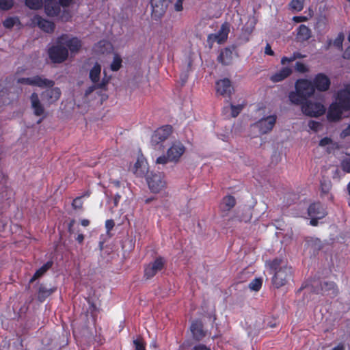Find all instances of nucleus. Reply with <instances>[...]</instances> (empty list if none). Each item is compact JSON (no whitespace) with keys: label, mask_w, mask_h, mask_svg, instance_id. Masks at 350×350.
<instances>
[{"label":"nucleus","mask_w":350,"mask_h":350,"mask_svg":"<svg viewBox=\"0 0 350 350\" xmlns=\"http://www.w3.org/2000/svg\"><path fill=\"white\" fill-rule=\"evenodd\" d=\"M332 139L331 138H329V137H324L323 138L320 142H319V146H325L327 145H330V144L332 143Z\"/></svg>","instance_id":"nucleus-52"},{"label":"nucleus","mask_w":350,"mask_h":350,"mask_svg":"<svg viewBox=\"0 0 350 350\" xmlns=\"http://www.w3.org/2000/svg\"><path fill=\"white\" fill-rule=\"evenodd\" d=\"M189 329L192 338L196 342H200L203 341L208 335V332L204 328V324L200 319L193 320L191 323Z\"/></svg>","instance_id":"nucleus-9"},{"label":"nucleus","mask_w":350,"mask_h":350,"mask_svg":"<svg viewBox=\"0 0 350 350\" xmlns=\"http://www.w3.org/2000/svg\"><path fill=\"white\" fill-rule=\"evenodd\" d=\"M304 0H292L290 5L293 10L301 11L304 8Z\"/></svg>","instance_id":"nucleus-38"},{"label":"nucleus","mask_w":350,"mask_h":350,"mask_svg":"<svg viewBox=\"0 0 350 350\" xmlns=\"http://www.w3.org/2000/svg\"><path fill=\"white\" fill-rule=\"evenodd\" d=\"M192 350H211L204 344L199 343L193 347Z\"/></svg>","instance_id":"nucleus-51"},{"label":"nucleus","mask_w":350,"mask_h":350,"mask_svg":"<svg viewBox=\"0 0 350 350\" xmlns=\"http://www.w3.org/2000/svg\"><path fill=\"white\" fill-rule=\"evenodd\" d=\"M262 284V280L260 278H256L252 280L249 284V288L254 291H258Z\"/></svg>","instance_id":"nucleus-35"},{"label":"nucleus","mask_w":350,"mask_h":350,"mask_svg":"<svg viewBox=\"0 0 350 350\" xmlns=\"http://www.w3.org/2000/svg\"><path fill=\"white\" fill-rule=\"evenodd\" d=\"M347 136H350V124L347 126V128L344 129L340 133V137L342 139H344Z\"/></svg>","instance_id":"nucleus-54"},{"label":"nucleus","mask_w":350,"mask_h":350,"mask_svg":"<svg viewBox=\"0 0 350 350\" xmlns=\"http://www.w3.org/2000/svg\"><path fill=\"white\" fill-rule=\"evenodd\" d=\"M90 193L87 191L84 195L75 198L72 203V206L74 209H81L83 207V202L82 198L84 196H89Z\"/></svg>","instance_id":"nucleus-34"},{"label":"nucleus","mask_w":350,"mask_h":350,"mask_svg":"<svg viewBox=\"0 0 350 350\" xmlns=\"http://www.w3.org/2000/svg\"><path fill=\"white\" fill-rule=\"evenodd\" d=\"M325 110V106L321 103L310 100L305 101L301 106L303 113L309 117H319L324 114Z\"/></svg>","instance_id":"nucleus-7"},{"label":"nucleus","mask_w":350,"mask_h":350,"mask_svg":"<svg viewBox=\"0 0 350 350\" xmlns=\"http://www.w3.org/2000/svg\"><path fill=\"white\" fill-rule=\"evenodd\" d=\"M350 115V85L339 90L335 101L328 109L327 118L330 122H337Z\"/></svg>","instance_id":"nucleus-2"},{"label":"nucleus","mask_w":350,"mask_h":350,"mask_svg":"<svg viewBox=\"0 0 350 350\" xmlns=\"http://www.w3.org/2000/svg\"><path fill=\"white\" fill-rule=\"evenodd\" d=\"M75 224V219H71L68 224V232L70 233H72L73 230H72V227L74 226V224Z\"/></svg>","instance_id":"nucleus-60"},{"label":"nucleus","mask_w":350,"mask_h":350,"mask_svg":"<svg viewBox=\"0 0 350 350\" xmlns=\"http://www.w3.org/2000/svg\"><path fill=\"white\" fill-rule=\"evenodd\" d=\"M76 240L79 243H82L84 240V235L83 234H78L77 237L76 238Z\"/></svg>","instance_id":"nucleus-63"},{"label":"nucleus","mask_w":350,"mask_h":350,"mask_svg":"<svg viewBox=\"0 0 350 350\" xmlns=\"http://www.w3.org/2000/svg\"><path fill=\"white\" fill-rule=\"evenodd\" d=\"M342 57L344 59H350V46L347 47Z\"/></svg>","instance_id":"nucleus-58"},{"label":"nucleus","mask_w":350,"mask_h":350,"mask_svg":"<svg viewBox=\"0 0 350 350\" xmlns=\"http://www.w3.org/2000/svg\"><path fill=\"white\" fill-rule=\"evenodd\" d=\"M296 90L306 99L313 95L314 87L313 83L307 79H299L296 83Z\"/></svg>","instance_id":"nucleus-13"},{"label":"nucleus","mask_w":350,"mask_h":350,"mask_svg":"<svg viewBox=\"0 0 350 350\" xmlns=\"http://www.w3.org/2000/svg\"><path fill=\"white\" fill-rule=\"evenodd\" d=\"M56 287L47 288L41 284L39 287L38 292V299L40 301H44L48 297L53 294L55 291Z\"/></svg>","instance_id":"nucleus-28"},{"label":"nucleus","mask_w":350,"mask_h":350,"mask_svg":"<svg viewBox=\"0 0 350 350\" xmlns=\"http://www.w3.org/2000/svg\"><path fill=\"white\" fill-rule=\"evenodd\" d=\"M307 18L305 16H295L294 17V21H296V22H298V23L304 21Z\"/></svg>","instance_id":"nucleus-61"},{"label":"nucleus","mask_w":350,"mask_h":350,"mask_svg":"<svg viewBox=\"0 0 350 350\" xmlns=\"http://www.w3.org/2000/svg\"><path fill=\"white\" fill-rule=\"evenodd\" d=\"M168 161H170V158H169L168 155L167 154V156L163 155V156L158 157L157 159L156 163L158 164H165Z\"/></svg>","instance_id":"nucleus-47"},{"label":"nucleus","mask_w":350,"mask_h":350,"mask_svg":"<svg viewBox=\"0 0 350 350\" xmlns=\"http://www.w3.org/2000/svg\"><path fill=\"white\" fill-rule=\"evenodd\" d=\"M236 204V199L231 195L223 198L220 204V209L222 212L230 211Z\"/></svg>","instance_id":"nucleus-26"},{"label":"nucleus","mask_w":350,"mask_h":350,"mask_svg":"<svg viewBox=\"0 0 350 350\" xmlns=\"http://www.w3.org/2000/svg\"><path fill=\"white\" fill-rule=\"evenodd\" d=\"M332 350H345V347L342 344L340 343L334 347Z\"/></svg>","instance_id":"nucleus-64"},{"label":"nucleus","mask_w":350,"mask_h":350,"mask_svg":"<svg viewBox=\"0 0 350 350\" xmlns=\"http://www.w3.org/2000/svg\"><path fill=\"white\" fill-rule=\"evenodd\" d=\"M38 27L44 31L51 33L55 29V24L53 22L40 18L38 21Z\"/></svg>","instance_id":"nucleus-31"},{"label":"nucleus","mask_w":350,"mask_h":350,"mask_svg":"<svg viewBox=\"0 0 350 350\" xmlns=\"http://www.w3.org/2000/svg\"><path fill=\"white\" fill-rule=\"evenodd\" d=\"M276 118L275 115L267 116L256 122L255 126L259 129L261 134H267L273 129L276 122Z\"/></svg>","instance_id":"nucleus-14"},{"label":"nucleus","mask_w":350,"mask_h":350,"mask_svg":"<svg viewBox=\"0 0 350 350\" xmlns=\"http://www.w3.org/2000/svg\"><path fill=\"white\" fill-rule=\"evenodd\" d=\"M341 167L345 172L350 173V158L343 160Z\"/></svg>","instance_id":"nucleus-45"},{"label":"nucleus","mask_w":350,"mask_h":350,"mask_svg":"<svg viewBox=\"0 0 350 350\" xmlns=\"http://www.w3.org/2000/svg\"><path fill=\"white\" fill-rule=\"evenodd\" d=\"M122 58L118 54H115L113 62L111 64V69L113 71H118L122 66Z\"/></svg>","instance_id":"nucleus-36"},{"label":"nucleus","mask_w":350,"mask_h":350,"mask_svg":"<svg viewBox=\"0 0 350 350\" xmlns=\"http://www.w3.org/2000/svg\"><path fill=\"white\" fill-rule=\"evenodd\" d=\"M317 294H322L332 297H336L338 293L337 285L334 282H323L321 283L319 288H315L313 291Z\"/></svg>","instance_id":"nucleus-12"},{"label":"nucleus","mask_w":350,"mask_h":350,"mask_svg":"<svg viewBox=\"0 0 350 350\" xmlns=\"http://www.w3.org/2000/svg\"><path fill=\"white\" fill-rule=\"evenodd\" d=\"M184 0H177L175 5H174V8H175V10L176 11H178V12H180L183 10V1Z\"/></svg>","instance_id":"nucleus-55"},{"label":"nucleus","mask_w":350,"mask_h":350,"mask_svg":"<svg viewBox=\"0 0 350 350\" xmlns=\"http://www.w3.org/2000/svg\"><path fill=\"white\" fill-rule=\"evenodd\" d=\"M289 100L291 102V103L299 105H303L304 104V100H306L305 98L299 94L297 90L296 92H291L289 94Z\"/></svg>","instance_id":"nucleus-32"},{"label":"nucleus","mask_w":350,"mask_h":350,"mask_svg":"<svg viewBox=\"0 0 350 350\" xmlns=\"http://www.w3.org/2000/svg\"><path fill=\"white\" fill-rule=\"evenodd\" d=\"M4 191L2 192V200H8L13 194L12 190L7 187H4Z\"/></svg>","instance_id":"nucleus-44"},{"label":"nucleus","mask_w":350,"mask_h":350,"mask_svg":"<svg viewBox=\"0 0 350 350\" xmlns=\"http://www.w3.org/2000/svg\"><path fill=\"white\" fill-rule=\"evenodd\" d=\"M185 148L180 142H175L167 150V154L170 161H177L185 152Z\"/></svg>","instance_id":"nucleus-18"},{"label":"nucleus","mask_w":350,"mask_h":350,"mask_svg":"<svg viewBox=\"0 0 350 350\" xmlns=\"http://www.w3.org/2000/svg\"><path fill=\"white\" fill-rule=\"evenodd\" d=\"M101 74V66L96 62L94 66L90 69L89 73V78L92 82V84H99L101 80H100Z\"/></svg>","instance_id":"nucleus-25"},{"label":"nucleus","mask_w":350,"mask_h":350,"mask_svg":"<svg viewBox=\"0 0 350 350\" xmlns=\"http://www.w3.org/2000/svg\"><path fill=\"white\" fill-rule=\"evenodd\" d=\"M17 21L18 19L16 18H8L3 21V26L5 28L11 29L14 27V25L16 24Z\"/></svg>","instance_id":"nucleus-41"},{"label":"nucleus","mask_w":350,"mask_h":350,"mask_svg":"<svg viewBox=\"0 0 350 350\" xmlns=\"http://www.w3.org/2000/svg\"><path fill=\"white\" fill-rule=\"evenodd\" d=\"M149 172V167L146 159L142 155L138 157L133 167L132 172L136 175H146Z\"/></svg>","instance_id":"nucleus-21"},{"label":"nucleus","mask_w":350,"mask_h":350,"mask_svg":"<svg viewBox=\"0 0 350 350\" xmlns=\"http://www.w3.org/2000/svg\"><path fill=\"white\" fill-rule=\"evenodd\" d=\"M321 124L318 122L310 120L308 122V126L311 130H313L314 131H318L319 127L321 126Z\"/></svg>","instance_id":"nucleus-46"},{"label":"nucleus","mask_w":350,"mask_h":350,"mask_svg":"<svg viewBox=\"0 0 350 350\" xmlns=\"http://www.w3.org/2000/svg\"><path fill=\"white\" fill-rule=\"evenodd\" d=\"M295 70L300 73H305L308 71L307 66L304 64L299 62H296L295 65Z\"/></svg>","instance_id":"nucleus-43"},{"label":"nucleus","mask_w":350,"mask_h":350,"mask_svg":"<svg viewBox=\"0 0 350 350\" xmlns=\"http://www.w3.org/2000/svg\"><path fill=\"white\" fill-rule=\"evenodd\" d=\"M265 53L269 55H273L274 54V52L272 51L271 46L269 44H267L265 47Z\"/></svg>","instance_id":"nucleus-59"},{"label":"nucleus","mask_w":350,"mask_h":350,"mask_svg":"<svg viewBox=\"0 0 350 350\" xmlns=\"http://www.w3.org/2000/svg\"><path fill=\"white\" fill-rule=\"evenodd\" d=\"M164 176H147L146 182L151 192L158 193L166 186Z\"/></svg>","instance_id":"nucleus-15"},{"label":"nucleus","mask_w":350,"mask_h":350,"mask_svg":"<svg viewBox=\"0 0 350 350\" xmlns=\"http://www.w3.org/2000/svg\"><path fill=\"white\" fill-rule=\"evenodd\" d=\"M72 0H59L58 3L60 4V7H63L64 9H66L68 5L72 3Z\"/></svg>","instance_id":"nucleus-53"},{"label":"nucleus","mask_w":350,"mask_h":350,"mask_svg":"<svg viewBox=\"0 0 350 350\" xmlns=\"http://www.w3.org/2000/svg\"><path fill=\"white\" fill-rule=\"evenodd\" d=\"M269 266L273 273L271 282L276 288L284 286L293 279L292 267L284 263L282 259L275 258L269 262Z\"/></svg>","instance_id":"nucleus-3"},{"label":"nucleus","mask_w":350,"mask_h":350,"mask_svg":"<svg viewBox=\"0 0 350 350\" xmlns=\"http://www.w3.org/2000/svg\"><path fill=\"white\" fill-rule=\"evenodd\" d=\"M30 102L33 114L36 116H44L45 109L37 93L33 92L31 94Z\"/></svg>","instance_id":"nucleus-19"},{"label":"nucleus","mask_w":350,"mask_h":350,"mask_svg":"<svg viewBox=\"0 0 350 350\" xmlns=\"http://www.w3.org/2000/svg\"><path fill=\"white\" fill-rule=\"evenodd\" d=\"M165 264L166 261L163 257H157L153 262L144 267V277L146 280L152 278L159 271L164 269Z\"/></svg>","instance_id":"nucleus-8"},{"label":"nucleus","mask_w":350,"mask_h":350,"mask_svg":"<svg viewBox=\"0 0 350 350\" xmlns=\"http://www.w3.org/2000/svg\"><path fill=\"white\" fill-rule=\"evenodd\" d=\"M146 343L144 338L139 336L136 339L133 340V347L135 350H146Z\"/></svg>","instance_id":"nucleus-33"},{"label":"nucleus","mask_w":350,"mask_h":350,"mask_svg":"<svg viewBox=\"0 0 350 350\" xmlns=\"http://www.w3.org/2000/svg\"><path fill=\"white\" fill-rule=\"evenodd\" d=\"M81 47V42L77 37L63 34L57 38L55 44L49 49V55L53 63H62L68 57V49L72 53H76Z\"/></svg>","instance_id":"nucleus-1"},{"label":"nucleus","mask_w":350,"mask_h":350,"mask_svg":"<svg viewBox=\"0 0 350 350\" xmlns=\"http://www.w3.org/2000/svg\"><path fill=\"white\" fill-rule=\"evenodd\" d=\"M308 214L310 217H318L323 218L327 215V211L320 202L312 203L308 208Z\"/></svg>","instance_id":"nucleus-22"},{"label":"nucleus","mask_w":350,"mask_h":350,"mask_svg":"<svg viewBox=\"0 0 350 350\" xmlns=\"http://www.w3.org/2000/svg\"><path fill=\"white\" fill-rule=\"evenodd\" d=\"M343 40H344V35L342 33H339L338 35L337 38L334 40L333 44L334 45V46L342 50Z\"/></svg>","instance_id":"nucleus-42"},{"label":"nucleus","mask_w":350,"mask_h":350,"mask_svg":"<svg viewBox=\"0 0 350 350\" xmlns=\"http://www.w3.org/2000/svg\"><path fill=\"white\" fill-rule=\"evenodd\" d=\"M172 132V127L170 125L163 126L154 131L151 138V144L155 148L160 143L168 138Z\"/></svg>","instance_id":"nucleus-10"},{"label":"nucleus","mask_w":350,"mask_h":350,"mask_svg":"<svg viewBox=\"0 0 350 350\" xmlns=\"http://www.w3.org/2000/svg\"><path fill=\"white\" fill-rule=\"evenodd\" d=\"M18 83L38 86L41 88L53 87L55 81L44 78L43 76L36 75L32 77H23L17 80Z\"/></svg>","instance_id":"nucleus-6"},{"label":"nucleus","mask_w":350,"mask_h":350,"mask_svg":"<svg viewBox=\"0 0 350 350\" xmlns=\"http://www.w3.org/2000/svg\"><path fill=\"white\" fill-rule=\"evenodd\" d=\"M230 31L229 25L227 23H224L217 33L211 34L208 39L213 38L218 43H222L227 40L228 33Z\"/></svg>","instance_id":"nucleus-23"},{"label":"nucleus","mask_w":350,"mask_h":350,"mask_svg":"<svg viewBox=\"0 0 350 350\" xmlns=\"http://www.w3.org/2000/svg\"><path fill=\"white\" fill-rule=\"evenodd\" d=\"M230 105L231 108V116L233 118L237 117L242 111L243 107L242 105H234L233 104H230Z\"/></svg>","instance_id":"nucleus-40"},{"label":"nucleus","mask_w":350,"mask_h":350,"mask_svg":"<svg viewBox=\"0 0 350 350\" xmlns=\"http://www.w3.org/2000/svg\"><path fill=\"white\" fill-rule=\"evenodd\" d=\"M25 4L30 9L38 10L42 5V0H25Z\"/></svg>","instance_id":"nucleus-37"},{"label":"nucleus","mask_w":350,"mask_h":350,"mask_svg":"<svg viewBox=\"0 0 350 350\" xmlns=\"http://www.w3.org/2000/svg\"><path fill=\"white\" fill-rule=\"evenodd\" d=\"M311 219L310 221V224L312 226H317L319 224V219L321 218H319L318 217H310Z\"/></svg>","instance_id":"nucleus-57"},{"label":"nucleus","mask_w":350,"mask_h":350,"mask_svg":"<svg viewBox=\"0 0 350 350\" xmlns=\"http://www.w3.org/2000/svg\"><path fill=\"white\" fill-rule=\"evenodd\" d=\"M329 146L327 147V152L329 153L332 152V151H334V150H338L340 148L338 144L336 142H334L333 141H332V143Z\"/></svg>","instance_id":"nucleus-50"},{"label":"nucleus","mask_w":350,"mask_h":350,"mask_svg":"<svg viewBox=\"0 0 350 350\" xmlns=\"http://www.w3.org/2000/svg\"><path fill=\"white\" fill-rule=\"evenodd\" d=\"M152 17L157 21L161 18L165 14L168 2L167 0H151Z\"/></svg>","instance_id":"nucleus-11"},{"label":"nucleus","mask_w":350,"mask_h":350,"mask_svg":"<svg viewBox=\"0 0 350 350\" xmlns=\"http://www.w3.org/2000/svg\"><path fill=\"white\" fill-rule=\"evenodd\" d=\"M115 226V223L113 219H107L105 221V228L107 232H109Z\"/></svg>","instance_id":"nucleus-49"},{"label":"nucleus","mask_w":350,"mask_h":350,"mask_svg":"<svg viewBox=\"0 0 350 350\" xmlns=\"http://www.w3.org/2000/svg\"><path fill=\"white\" fill-rule=\"evenodd\" d=\"M321 189H322L323 192L327 193L329 189L330 183H323L321 181Z\"/></svg>","instance_id":"nucleus-56"},{"label":"nucleus","mask_w":350,"mask_h":350,"mask_svg":"<svg viewBox=\"0 0 350 350\" xmlns=\"http://www.w3.org/2000/svg\"><path fill=\"white\" fill-rule=\"evenodd\" d=\"M311 37V30L306 25H301L298 29L297 39L301 42L308 40Z\"/></svg>","instance_id":"nucleus-29"},{"label":"nucleus","mask_w":350,"mask_h":350,"mask_svg":"<svg viewBox=\"0 0 350 350\" xmlns=\"http://www.w3.org/2000/svg\"><path fill=\"white\" fill-rule=\"evenodd\" d=\"M81 224L84 227H87L90 225V221L88 219H83L81 221Z\"/></svg>","instance_id":"nucleus-62"},{"label":"nucleus","mask_w":350,"mask_h":350,"mask_svg":"<svg viewBox=\"0 0 350 350\" xmlns=\"http://www.w3.org/2000/svg\"><path fill=\"white\" fill-rule=\"evenodd\" d=\"M13 5V0H0V9L3 10H8L11 9Z\"/></svg>","instance_id":"nucleus-39"},{"label":"nucleus","mask_w":350,"mask_h":350,"mask_svg":"<svg viewBox=\"0 0 350 350\" xmlns=\"http://www.w3.org/2000/svg\"><path fill=\"white\" fill-rule=\"evenodd\" d=\"M295 59H296L295 55L293 53V54L289 57H283L281 59V64L282 65H284L286 62H292L295 61Z\"/></svg>","instance_id":"nucleus-48"},{"label":"nucleus","mask_w":350,"mask_h":350,"mask_svg":"<svg viewBox=\"0 0 350 350\" xmlns=\"http://www.w3.org/2000/svg\"><path fill=\"white\" fill-rule=\"evenodd\" d=\"M216 90L218 94L230 97L233 91V88L228 79H224L216 83Z\"/></svg>","instance_id":"nucleus-20"},{"label":"nucleus","mask_w":350,"mask_h":350,"mask_svg":"<svg viewBox=\"0 0 350 350\" xmlns=\"http://www.w3.org/2000/svg\"><path fill=\"white\" fill-rule=\"evenodd\" d=\"M44 10L49 16H59L64 21H68L71 18L70 12L64 9L61 11L60 4L55 0H45Z\"/></svg>","instance_id":"nucleus-5"},{"label":"nucleus","mask_w":350,"mask_h":350,"mask_svg":"<svg viewBox=\"0 0 350 350\" xmlns=\"http://www.w3.org/2000/svg\"><path fill=\"white\" fill-rule=\"evenodd\" d=\"M312 83L319 91L325 92L329 88L331 81L327 75L323 73H319L315 76Z\"/></svg>","instance_id":"nucleus-17"},{"label":"nucleus","mask_w":350,"mask_h":350,"mask_svg":"<svg viewBox=\"0 0 350 350\" xmlns=\"http://www.w3.org/2000/svg\"><path fill=\"white\" fill-rule=\"evenodd\" d=\"M46 89L41 94L42 100L49 105H51L59 100L61 96V90L59 88Z\"/></svg>","instance_id":"nucleus-16"},{"label":"nucleus","mask_w":350,"mask_h":350,"mask_svg":"<svg viewBox=\"0 0 350 350\" xmlns=\"http://www.w3.org/2000/svg\"><path fill=\"white\" fill-rule=\"evenodd\" d=\"M110 77H107L106 75L101 79L100 83L99 84H92L90 87H88L84 92L83 95V101L84 103H89L92 100H94L96 98L97 96H106L105 94H102L103 91L107 90V85L109 83Z\"/></svg>","instance_id":"nucleus-4"},{"label":"nucleus","mask_w":350,"mask_h":350,"mask_svg":"<svg viewBox=\"0 0 350 350\" xmlns=\"http://www.w3.org/2000/svg\"><path fill=\"white\" fill-rule=\"evenodd\" d=\"M232 49L230 48H225L221 50L217 57L218 62L225 66L230 65L232 62Z\"/></svg>","instance_id":"nucleus-24"},{"label":"nucleus","mask_w":350,"mask_h":350,"mask_svg":"<svg viewBox=\"0 0 350 350\" xmlns=\"http://www.w3.org/2000/svg\"><path fill=\"white\" fill-rule=\"evenodd\" d=\"M52 261H47L41 267L36 270L32 278L30 279V282H33V281L42 276L52 267Z\"/></svg>","instance_id":"nucleus-30"},{"label":"nucleus","mask_w":350,"mask_h":350,"mask_svg":"<svg viewBox=\"0 0 350 350\" xmlns=\"http://www.w3.org/2000/svg\"><path fill=\"white\" fill-rule=\"evenodd\" d=\"M292 73V69L289 67L282 68L280 70L275 73L271 77V80L273 82H279L286 77H288Z\"/></svg>","instance_id":"nucleus-27"}]
</instances>
